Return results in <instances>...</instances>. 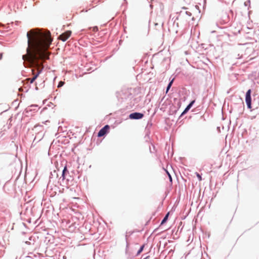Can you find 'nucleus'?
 Listing matches in <instances>:
<instances>
[{
	"label": "nucleus",
	"instance_id": "obj_1",
	"mask_svg": "<svg viewBox=\"0 0 259 259\" xmlns=\"http://www.w3.org/2000/svg\"><path fill=\"white\" fill-rule=\"evenodd\" d=\"M28 47L27 54L22 56L24 60H28L36 69L37 73L31 78H28L32 83L44 69V62L49 59L48 48L51 44L50 38L46 36L38 28L31 29L26 34Z\"/></svg>",
	"mask_w": 259,
	"mask_h": 259
},
{
	"label": "nucleus",
	"instance_id": "obj_2",
	"mask_svg": "<svg viewBox=\"0 0 259 259\" xmlns=\"http://www.w3.org/2000/svg\"><path fill=\"white\" fill-rule=\"evenodd\" d=\"M34 130L35 131H38V132L36 134L35 137L33 140V142H36L37 143L43 138L45 135V133L43 132V126L41 125H36L34 126Z\"/></svg>",
	"mask_w": 259,
	"mask_h": 259
},
{
	"label": "nucleus",
	"instance_id": "obj_3",
	"mask_svg": "<svg viewBox=\"0 0 259 259\" xmlns=\"http://www.w3.org/2000/svg\"><path fill=\"white\" fill-rule=\"evenodd\" d=\"M69 175V173L67 169V167L66 166H65L62 171L61 176L59 179V183H60V185L64 184V182L65 179H66L67 181H69V179L67 178V176Z\"/></svg>",
	"mask_w": 259,
	"mask_h": 259
},
{
	"label": "nucleus",
	"instance_id": "obj_4",
	"mask_svg": "<svg viewBox=\"0 0 259 259\" xmlns=\"http://www.w3.org/2000/svg\"><path fill=\"white\" fill-rule=\"evenodd\" d=\"M144 116V114L142 113L135 112L131 113L129 115L128 117L131 119L138 120L142 119Z\"/></svg>",
	"mask_w": 259,
	"mask_h": 259
},
{
	"label": "nucleus",
	"instance_id": "obj_5",
	"mask_svg": "<svg viewBox=\"0 0 259 259\" xmlns=\"http://www.w3.org/2000/svg\"><path fill=\"white\" fill-rule=\"evenodd\" d=\"M110 126L109 125L106 124L104 127H103L98 133V137H102L105 135H106L108 133V131L109 130Z\"/></svg>",
	"mask_w": 259,
	"mask_h": 259
},
{
	"label": "nucleus",
	"instance_id": "obj_6",
	"mask_svg": "<svg viewBox=\"0 0 259 259\" xmlns=\"http://www.w3.org/2000/svg\"><path fill=\"white\" fill-rule=\"evenodd\" d=\"M71 34V31H67L59 36L60 39L63 41H65L70 37Z\"/></svg>",
	"mask_w": 259,
	"mask_h": 259
},
{
	"label": "nucleus",
	"instance_id": "obj_7",
	"mask_svg": "<svg viewBox=\"0 0 259 259\" xmlns=\"http://www.w3.org/2000/svg\"><path fill=\"white\" fill-rule=\"evenodd\" d=\"M195 102V100H192V101H191L189 103V104L186 106V107L185 108L184 110L183 111V112L180 115L179 118H180L182 116H183L184 115H185L188 112V111L190 109V108L192 107V106L194 104Z\"/></svg>",
	"mask_w": 259,
	"mask_h": 259
},
{
	"label": "nucleus",
	"instance_id": "obj_8",
	"mask_svg": "<svg viewBox=\"0 0 259 259\" xmlns=\"http://www.w3.org/2000/svg\"><path fill=\"white\" fill-rule=\"evenodd\" d=\"M245 102L248 109L251 108V96H245Z\"/></svg>",
	"mask_w": 259,
	"mask_h": 259
},
{
	"label": "nucleus",
	"instance_id": "obj_9",
	"mask_svg": "<svg viewBox=\"0 0 259 259\" xmlns=\"http://www.w3.org/2000/svg\"><path fill=\"white\" fill-rule=\"evenodd\" d=\"M174 80H175V78H172V79H171V78H170L169 79V83L167 84V86L166 89V92H165L166 94L168 93V91L171 87V85H172Z\"/></svg>",
	"mask_w": 259,
	"mask_h": 259
},
{
	"label": "nucleus",
	"instance_id": "obj_10",
	"mask_svg": "<svg viewBox=\"0 0 259 259\" xmlns=\"http://www.w3.org/2000/svg\"><path fill=\"white\" fill-rule=\"evenodd\" d=\"M168 215H169V212L165 214V215L164 216V217L163 218V219L162 220V221L161 222L160 225H163L164 223H165L167 222V221L168 220Z\"/></svg>",
	"mask_w": 259,
	"mask_h": 259
},
{
	"label": "nucleus",
	"instance_id": "obj_11",
	"mask_svg": "<svg viewBox=\"0 0 259 259\" xmlns=\"http://www.w3.org/2000/svg\"><path fill=\"white\" fill-rule=\"evenodd\" d=\"M144 246H145V245L143 244V245H142L140 247V248H139V249L137 251V255H138L139 254H140L142 252V251L143 250V249L144 248Z\"/></svg>",
	"mask_w": 259,
	"mask_h": 259
},
{
	"label": "nucleus",
	"instance_id": "obj_12",
	"mask_svg": "<svg viewBox=\"0 0 259 259\" xmlns=\"http://www.w3.org/2000/svg\"><path fill=\"white\" fill-rule=\"evenodd\" d=\"M251 91L250 89H249L246 93L245 96H251Z\"/></svg>",
	"mask_w": 259,
	"mask_h": 259
},
{
	"label": "nucleus",
	"instance_id": "obj_13",
	"mask_svg": "<svg viewBox=\"0 0 259 259\" xmlns=\"http://www.w3.org/2000/svg\"><path fill=\"white\" fill-rule=\"evenodd\" d=\"M166 173H167V174L168 175V177L169 178V181L170 182H172V177H171L170 174H169V172L167 170H166Z\"/></svg>",
	"mask_w": 259,
	"mask_h": 259
},
{
	"label": "nucleus",
	"instance_id": "obj_14",
	"mask_svg": "<svg viewBox=\"0 0 259 259\" xmlns=\"http://www.w3.org/2000/svg\"><path fill=\"white\" fill-rule=\"evenodd\" d=\"M64 82L61 81L59 82L58 87V88L61 87L64 85Z\"/></svg>",
	"mask_w": 259,
	"mask_h": 259
},
{
	"label": "nucleus",
	"instance_id": "obj_15",
	"mask_svg": "<svg viewBox=\"0 0 259 259\" xmlns=\"http://www.w3.org/2000/svg\"><path fill=\"white\" fill-rule=\"evenodd\" d=\"M26 244H28V245H31V244H34V241L33 240V242L32 243L30 241H25V242Z\"/></svg>",
	"mask_w": 259,
	"mask_h": 259
},
{
	"label": "nucleus",
	"instance_id": "obj_16",
	"mask_svg": "<svg viewBox=\"0 0 259 259\" xmlns=\"http://www.w3.org/2000/svg\"><path fill=\"white\" fill-rule=\"evenodd\" d=\"M196 174H197V177L198 179H199V180L201 181L202 180V177H201V175L198 173H196Z\"/></svg>",
	"mask_w": 259,
	"mask_h": 259
},
{
	"label": "nucleus",
	"instance_id": "obj_17",
	"mask_svg": "<svg viewBox=\"0 0 259 259\" xmlns=\"http://www.w3.org/2000/svg\"><path fill=\"white\" fill-rule=\"evenodd\" d=\"M125 240H126V247H127L128 245V243L127 241V235H125Z\"/></svg>",
	"mask_w": 259,
	"mask_h": 259
},
{
	"label": "nucleus",
	"instance_id": "obj_18",
	"mask_svg": "<svg viewBox=\"0 0 259 259\" xmlns=\"http://www.w3.org/2000/svg\"><path fill=\"white\" fill-rule=\"evenodd\" d=\"M186 14L188 15L189 16H191V13L188 11H186Z\"/></svg>",
	"mask_w": 259,
	"mask_h": 259
},
{
	"label": "nucleus",
	"instance_id": "obj_19",
	"mask_svg": "<svg viewBox=\"0 0 259 259\" xmlns=\"http://www.w3.org/2000/svg\"><path fill=\"white\" fill-rule=\"evenodd\" d=\"M40 85H42V87H44L45 86V81H44L40 84Z\"/></svg>",
	"mask_w": 259,
	"mask_h": 259
},
{
	"label": "nucleus",
	"instance_id": "obj_20",
	"mask_svg": "<svg viewBox=\"0 0 259 259\" xmlns=\"http://www.w3.org/2000/svg\"><path fill=\"white\" fill-rule=\"evenodd\" d=\"M3 53H1L0 54V60H1L3 58Z\"/></svg>",
	"mask_w": 259,
	"mask_h": 259
},
{
	"label": "nucleus",
	"instance_id": "obj_21",
	"mask_svg": "<svg viewBox=\"0 0 259 259\" xmlns=\"http://www.w3.org/2000/svg\"><path fill=\"white\" fill-rule=\"evenodd\" d=\"M175 24H176V26H177V27H178V23H175V22H174V25H175Z\"/></svg>",
	"mask_w": 259,
	"mask_h": 259
},
{
	"label": "nucleus",
	"instance_id": "obj_22",
	"mask_svg": "<svg viewBox=\"0 0 259 259\" xmlns=\"http://www.w3.org/2000/svg\"><path fill=\"white\" fill-rule=\"evenodd\" d=\"M149 258V256H147L145 257H144L143 259H148Z\"/></svg>",
	"mask_w": 259,
	"mask_h": 259
},
{
	"label": "nucleus",
	"instance_id": "obj_23",
	"mask_svg": "<svg viewBox=\"0 0 259 259\" xmlns=\"http://www.w3.org/2000/svg\"><path fill=\"white\" fill-rule=\"evenodd\" d=\"M32 236H30V237H29V240L30 241H31V239H32Z\"/></svg>",
	"mask_w": 259,
	"mask_h": 259
},
{
	"label": "nucleus",
	"instance_id": "obj_24",
	"mask_svg": "<svg viewBox=\"0 0 259 259\" xmlns=\"http://www.w3.org/2000/svg\"><path fill=\"white\" fill-rule=\"evenodd\" d=\"M35 89L36 91L38 90V87H37V86H36V87H35Z\"/></svg>",
	"mask_w": 259,
	"mask_h": 259
},
{
	"label": "nucleus",
	"instance_id": "obj_25",
	"mask_svg": "<svg viewBox=\"0 0 259 259\" xmlns=\"http://www.w3.org/2000/svg\"><path fill=\"white\" fill-rule=\"evenodd\" d=\"M54 174H56V171L55 170L54 171Z\"/></svg>",
	"mask_w": 259,
	"mask_h": 259
}]
</instances>
